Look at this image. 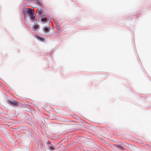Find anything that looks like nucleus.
Returning a JSON list of instances; mask_svg holds the SVG:
<instances>
[{
  "instance_id": "f257e3e1",
  "label": "nucleus",
  "mask_w": 151,
  "mask_h": 151,
  "mask_svg": "<svg viewBox=\"0 0 151 151\" xmlns=\"http://www.w3.org/2000/svg\"><path fill=\"white\" fill-rule=\"evenodd\" d=\"M23 13L24 16L27 15V14L32 15L34 13V9H30L25 8L23 10Z\"/></svg>"
},
{
  "instance_id": "f03ea898",
  "label": "nucleus",
  "mask_w": 151,
  "mask_h": 151,
  "mask_svg": "<svg viewBox=\"0 0 151 151\" xmlns=\"http://www.w3.org/2000/svg\"><path fill=\"white\" fill-rule=\"evenodd\" d=\"M45 15L40 16L39 17L38 20L41 22H46L47 20V18L46 17H42Z\"/></svg>"
},
{
  "instance_id": "7ed1b4c3",
  "label": "nucleus",
  "mask_w": 151,
  "mask_h": 151,
  "mask_svg": "<svg viewBox=\"0 0 151 151\" xmlns=\"http://www.w3.org/2000/svg\"><path fill=\"white\" fill-rule=\"evenodd\" d=\"M37 13L39 15L41 16L45 15L43 10H42L41 8L38 9Z\"/></svg>"
},
{
  "instance_id": "20e7f679",
  "label": "nucleus",
  "mask_w": 151,
  "mask_h": 151,
  "mask_svg": "<svg viewBox=\"0 0 151 151\" xmlns=\"http://www.w3.org/2000/svg\"><path fill=\"white\" fill-rule=\"evenodd\" d=\"M37 39L38 40H40V41H42V42H43L44 40V38L40 37L39 36L37 37Z\"/></svg>"
},
{
  "instance_id": "39448f33",
  "label": "nucleus",
  "mask_w": 151,
  "mask_h": 151,
  "mask_svg": "<svg viewBox=\"0 0 151 151\" xmlns=\"http://www.w3.org/2000/svg\"><path fill=\"white\" fill-rule=\"evenodd\" d=\"M30 15L31 19L34 21L35 20V17L33 15V14H32V15Z\"/></svg>"
},
{
  "instance_id": "423d86ee",
  "label": "nucleus",
  "mask_w": 151,
  "mask_h": 151,
  "mask_svg": "<svg viewBox=\"0 0 151 151\" xmlns=\"http://www.w3.org/2000/svg\"><path fill=\"white\" fill-rule=\"evenodd\" d=\"M10 103L12 104H14V105H17V102L15 101H11Z\"/></svg>"
},
{
  "instance_id": "0eeeda50",
  "label": "nucleus",
  "mask_w": 151,
  "mask_h": 151,
  "mask_svg": "<svg viewBox=\"0 0 151 151\" xmlns=\"http://www.w3.org/2000/svg\"><path fill=\"white\" fill-rule=\"evenodd\" d=\"M49 150H55V149L54 148V147L52 146H49Z\"/></svg>"
},
{
  "instance_id": "6e6552de",
  "label": "nucleus",
  "mask_w": 151,
  "mask_h": 151,
  "mask_svg": "<svg viewBox=\"0 0 151 151\" xmlns=\"http://www.w3.org/2000/svg\"><path fill=\"white\" fill-rule=\"evenodd\" d=\"M116 147L117 148L119 147L121 149H123L124 147H123L118 145H116Z\"/></svg>"
},
{
  "instance_id": "1a4fd4ad",
  "label": "nucleus",
  "mask_w": 151,
  "mask_h": 151,
  "mask_svg": "<svg viewBox=\"0 0 151 151\" xmlns=\"http://www.w3.org/2000/svg\"><path fill=\"white\" fill-rule=\"evenodd\" d=\"M43 31L44 32H47V27H44L43 29Z\"/></svg>"
},
{
  "instance_id": "9d476101",
  "label": "nucleus",
  "mask_w": 151,
  "mask_h": 151,
  "mask_svg": "<svg viewBox=\"0 0 151 151\" xmlns=\"http://www.w3.org/2000/svg\"><path fill=\"white\" fill-rule=\"evenodd\" d=\"M38 26H37V25H35L34 26V28L35 29H37L38 28Z\"/></svg>"
},
{
  "instance_id": "9b49d317",
  "label": "nucleus",
  "mask_w": 151,
  "mask_h": 151,
  "mask_svg": "<svg viewBox=\"0 0 151 151\" xmlns=\"http://www.w3.org/2000/svg\"><path fill=\"white\" fill-rule=\"evenodd\" d=\"M49 28H50V27L48 26V29H47L48 30Z\"/></svg>"
},
{
  "instance_id": "f8f14e48",
  "label": "nucleus",
  "mask_w": 151,
  "mask_h": 151,
  "mask_svg": "<svg viewBox=\"0 0 151 151\" xmlns=\"http://www.w3.org/2000/svg\"><path fill=\"white\" fill-rule=\"evenodd\" d=\"M49 143H50V142H48V143H47L48 144H49Z\"/></svg>"
}]
</instances>
